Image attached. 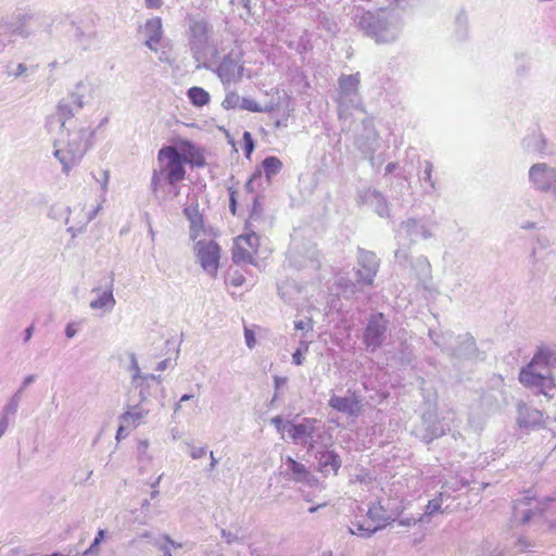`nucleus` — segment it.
Listing matches in <instances>:
<instances>
[{
    "mask_svg": "<svg viewBox=\"0 0 556 556\" xmlns=\"http://www.w3.org/2000/svg\"><path fill=\"white\" fill-rule=\"evenodd\" d=\"M554 367H556V350L541 345L530 363L520 369L518 379L523 387L536 388L542 395L552 400L556 396V378L553 375H543L539 368Z\"/></svg>",
    "mask_w": 556,
    "mask_h": 556,
    "instance_id": "nucleus-1",
    "label": "nucleus"
},
{
    "mask_svg": "<svg viewBox=\"0 0 556 556\" xmlns=\"http://www.w3.org/2000/svg\"><path fill=\"white\" fill-rule=\"evenodd\" d=\"M159 168L153 169L151 178L152 191L156 192L162 180L170 186H177L186 178V167L179 150L175 146H163L157 152Z\"/></svg>",
    "mask_w": 556,
    "mask_h": 556,
    "instance_id": "nucleus-2",
    "label": "nucleus"
},
{
    "mask_svg": "<svg viewBox=\"0 0 556 556\" xmlns=\"http://www.w3.org/2000/svg\"><path fill=\"white\" fill-rule=\"evenodd\" d=\"M193 242V251L201 267L205 273L216 276L222 257V248L214 240V235L208 230Z\"/></svg>",
    "mask_w": 556,
    "mask_h": 556,
    "instance_id": "nucleus-3",
    "label": "nucleus"
},
{
    "mask_svg": "<svg viewBox=\"0 0 556 556\" xmlns=\"http://www.w3.org/2000/svg\"><path fill=\"white\" fill-rule=\"evenodd\" d=\"M91 138L92 131L83 130L74 135L65 146L55 151V156L62 164L65 174H68L72 166L81 161L89 149Z\"/></svg>",
    "mask_w": 556,
    "mask_h": 556,
    "instance_id": "nucleus-4",
    "label": "nucleus"
},
{
    "mask_svg": "<svg viewBox=\"0 0 556 556\" xmlns=\"http://www.w3.org/2000/svg\"><path fill=\"white\" fill-rule=\"evenodd\" d=\"M261 239L254 230L236 237L232 245V262L235 264H254Z\"/></svg>",
    "mask_w": 556,
    "mask_h": 556,
    "instance_id": "nucleus-5",
    "label": "nucleus"
},
{
    "mask_svg": "<svg viewBox=\"0 0 556 556\" xmlns=\"http://www.w3.org/2000/svg\"><path fill=\"white\" fill-rule=\"evenodd\" d=\"M529 176L536 188L542 190L556 189V168L546 164L531 166Z\"/></svg>",
    "mask_w": 556,
    "mask_h": 556,
    "instance_id": "nucleus-6",
    "label": "nucleus"
},
{
    "mask_svg": "<svg viewBox=\"0 0 556 556\" xmlns=\"http://www.w3.org/2000/svg\"><path fill=\"white\" fill-rule=\"evenodd\" d=\"M283 164L279 157L275 155L266 156L263 160L262 168H256L254 173L250 176L245 184V188L249 191H254V185L264 174L267 180H270L275 175L280 173Z\"/></svg>",
    "mask_w": 556,
    "mask_h": 556,
    "instance_id": "nucleus-7",
    "label": "nucleus"
},
{
    "mask_svg": "<svg viewBox=\"0 0 556 556\" xmlns=\"http://www.w3.org/2000/svg\"><path fill=\"white\" fill-rule=\"evenodd\" d=\"M386 332V321L382 313L375 314L365 329L364 341L367 346L376 349L381 345Z\"/></svg>",
    "mask_w": 556,
    "mask_h": 556,
    "instance_id": "nucleus-8",
    "label": "nucleus"
},
{
    "mask_svg": "<svg viewBox=\"0 0 556 556\" xmlns=\"http://www.w3.org/2000/svg\"><path fill=\"white\" fill-rule=\"evenodd\" d=\"M177 149L182 155V164H188L191 167H203L206 164L205 152L203 148L194 144L189 140H182L178 143Z\"/></svg>",
    "mask_w": 556,
    "mask_h": 556,
    "instance_id": "nucleus-9",
    "label": "nucleus"
},
{
    "mask_svg": "<svg viewBox=\"0 0 556 556\" xmlns=\"http://www.w3.org/2000/svg\"><path fill=\"white\" fill-rule=\"evenodd\" d=\"M184 216L190 223V237L191 240H198L199 237L205 235L208 231L204 227L203 215L200 211L198 202H193L191 205L186 206L184 210Z\"/></svg>",
    "mask_w": 556,
    "mask_h": 556,
    "instance_id": "nucleus-10",
    "label": "nucleus"
},
{
    "mask_svg": "<svg viewBox=\"0 0 556 556\" xmlns=\"http://www.w3.org/2000/svg\"><path fill=\"white\" fill-rule=\"evenodd\" d=\"M539 502L535 497L525 496L516 500L514 503L513 518L517 523H527L534 515V509L538 508Z\"/></svg>",
    "mask_w": 556,
    "mask_h": 556,
    "instance_id": "nucleus-11",
    "label": "nucleus"
},
{
    "mask_svg": "<svg viewBox=\"0 0 556 556\" xmlns=\"http://www.w3.org/2000/svg\"><path fill=\"white\" fill-rule=\"evenodd\" d=\"M544 421L543 412L531 408L525 403L519 405L517 422L522 429H534V427L542 426Z\"/></svg>",
    "mask_w": 556,
    "mask_h": 556,
    "instance_id": "nucleus-12",
    "label": "nucleus"
},
{
    "mask_svg": "<svg viewBox=\"0 0 556 556\" xmlns=\"http://www.w3.org/2000/svg\"><path fill=\"white\" fill-rule=\"evenodd\" d=\"M143 33L146 34V45L152 51L157 50V46L163 39V22L160 17H152L143 24Z\"/></svg>",
    "mask_w": 556,
    "mask_h": 556,
    "instance_id": "nucleus-13",
    "label": "nucleus"
},
{
    "mask_svg": "<svg viewBox=\"0 0 556 556\" xmlns=\"http://www.w3.org/2000/svg\"><path fill=\"white\" fill-rule=\"evenodd\" d=\"M317 420L313 418L304 419L301 424L288 422V433L293 441H303L312 438L316 430Z\"/></svg>",
    "mask_w": 556,
    "mask_h": 556,
    "instance_id": "nucleus-14",
    "label": "nucleus"
},
{
    "mask_svg": "<svg viewBox=\"0 0 556 556\" xmlns=\"http://www.w3.org/2000/svg\"><path fill=\"white\" fill-rule=\"evenodd\" d=\"M341 467L340 456L333 451H325L318 457V470L323 475L332 473L337 475Z\"/></svg>",
    "mask_w": 556,
    "mask_h": 556,
    "instance_id": "nucleus-15",
    "label": "nucleus"
},
{
    "mask_svg": "<svg viewBox=\"0 0 556 556\" xmlns=\"http://www.w3.org/2000/svg\"><path fill=\"white\" fill-rule=\"evenodd\" d=\"M329 406L338 412L350 415H357L361 413L362 407L357 399L332 396L329 400Z\"/></svg>",
    "mask_w": 556,
    "mask_h": 556,
    "instance_id": "nucleus-16",
    "label": "nucleus"
},
{
    "mask_svg": "<svg viewBox=\"0 0 556 556\" xmlns=\"http://www.w3.org/2000/svg\"><path fill=\"white\" fill-rule=\"evenodd\" d=\"M368 520L377 526V531L383 529L389 523L384 507L380 502H375L367 510Z\"/></svg>",
    "mask_w": 556,
    "mask_h": 556,
    "instance_id": "nucleus-17",
    "label": "nucleus"
},
{
    "mask_svg": "<svg viewBox=\"0 0 556 556\" xmlns=\"http://www.w3.org/2000/svg\"><path fill=\"white\" fill-rule=\"evenodd\" d=\"M187 94L192 105L197 108L207 105L211 100L210 94L202 87H191L188 89Z\"/></svg>",
    "mask_w": 556,
    "mask_h": 556,
    "instance_id": "nucleus-18",
    "label": "nucleus"
},
{
    "mask_svg": "<svg viewBox=\"0 0 556 556\" xmlns=\"http://www.w3.org/2000/svg\"><path fill=\"white\" fill-rule=\"evenodd\" d=\"M386 30H388V23L378 18L374 22V24L369 23L367 31L370 36H372V38L375 39L376 42L381 43V42L390 41L391 39L394 38V37H391V38L384 37L383 31H386Z\"/></svg>",
    "mask_w": 556,
    "mask_h": 556,
    "instance_id": "nucleus-19",
    "label": "nucleus"
},
{
    "mask_svg": "<svg viewBox=\"0 0 556 556\" xmlns=\"http://www.w3.org/2000/svg\"><path fill=\"white\" fill-rule=\"evenodd\" d=\"M263 218H264L263 205H262L261 201L257 198H255L250 216L245 220L244 229L245 230H254L255 223L262 220Z\"/></svg>",
    "mask_w": 556,
    "mask_h": 556,
    "instance_id": "nucleus-20",
    "label": "nucleus"
},
{
    "mask_svg": "<svg viewBox=\"0 0 556 556\" xmlns=\"http://www.w3.org/2000/svg\"><path fill=\"white\" fill-rule=\"evenodd\" d=\"M115 303L114 295L111 290L102 291V293L94 300H91L90 306L92 309L113 308Z\"/></svg>",
    "mask_w": 556,
    "mask_h": 556,
    "instance_id": "nucleus-21",
    "label": "nucleus"
},
{
    "mask_svg": "<svg viewBox=\"0 0 556 556\" xmlns=\"http://www.w3.org/2000/svg\"><path fill=\"white\" fill-rule=\"evenodd\" d=\"M350 532L355 535L368 538L377 532V526L371 523L368 518L364 521H356Z\"/></svg>",
    "mask_w": 556,
    "mask_h": 556,
    "instance_id": "nucleus-22",
    "label": "nucleus"
},
{
    "mask_svg": "<svg viewBox=\"0 0 556 556\" xmlns=\"http://www.w3.org/2000/svg\"><path fill=\"white\" fill-rule=\"evenodd\" d=\"M361 84V75L359 73H355L352 75H342L339 78V86L341 87L343 92H355L357 91Z\"/></svg>",
    "mask_w": 556,
    "mask_h": 556,
    "instance_id": "nucleus-23",
    "label": "nucleus"
},
{
    "mask_svg": "<svg viewBox=\"0 0 556 556\" xmlns=\"http://www.w3.org/2000/svg\"><path fill=\"white\" fill-rule=\"evenodd\" d=\"M377 266L371 263L368 266L357 269V282L364 286H371L374 283Z\"/></svg>",
    "mask_w": 556,
    "mask_h": 556,
    "instance_id": "nucleus-24",
    "label": "nucleus"
},
{
    "mask_svg": "<svg viewBox=\"0 0 556 556\" xmlns=\"http://www.w3.org/2000/svg\"><path fill=\"white\" fill-rule=\"evenodd\" d=\"M73 106L70 102L61 101L56 108L54 118L61 123V127H64L66 121L73 118Z\"/></svg>",
    "mask_w": 556,
    "mask_h": 556,
    "instance_id": "nucleus-25",
    "label": "nucleus"
},
{
    "mask_svg": "<svg viewBox=\"0 0 556 556\" xmlns=\"http://www.w3.org/2000/svg\"><path fill=\"white\" fill-rule=\"evenodd\" d=\"M146 414L147 412H144L143 409L134 407L132 409L124 413L122 417V422L126 424V426L136 427L140 424L142 419H144Z\"/></svg>",
    "mask_w": 556,
    "mask_h": 556,
    "instance_id": "nucleus-26",
    "label": "nucleus"
},
{
    "mask_svg": "<svg viewBox=\"0 0 556 556\" xmlns=\"http://www.w3.org/2000/svg\"><path fill=\"white\" fill-rule=\"evenodd\" d=\"M287 465L293 473L294 480L296 481H303L309 476L306 466L295 462L293 457L287 458Z\"/></svg>",
    "mask_w": 556,
    "mask_h": 556,
    "instance_id": "nucleus-27",
    "label": "nucleus"
},
{
    "mask_svg": "<svg viewBox=\"0 0 556 556\" xmlns=\"http://www.w3.org/2000/svg\"><path fill=\"white\" fill-rule=\"evenodd\" d=\"M442 503H443L442 493H440L438 495V497L428 501V503L426 504V508H425L424 515L430 516V515H433L435 513L442 511Z\"/></svg>",
    "mask_w": 556,
    "mask_h": 556,
    "instance_id": "nucleus-28",
    "label": "nucleus"
},
{
    "mask_svg": "<svg viewBox=\"0 0 556 556\" xmlns=\"http://www.w3.org/2000/svg\"><path fill=\"white\" fill-rule=\"evenodd\" d=\"M255 150V141L250 131L243 132V152L245 157L250 159Z\"/></svg>",
    "mask_w": 556,
    "mask_h": 556,
    "instance_id": "nucleus-29",
    "label": "nucleus"
},
{
    "mask_svg": "<svg viewBox=\"0 0 556 556\" xmlns=\"http://www.w3.org/2000/svg\"><path fill=\"white\" fill-rule=\"evenodd\" d=\"M243 332H244V339H245V343L249 348H254L255 345V332L249 328H247V326H244V329H243Z\"/></svg>",
    "mask_w": 556,
    "mask_h": 556,
    "instance_id": "nucleus-30",
    "label": "nucleus"
},
{
    "mask_svg": "<svg viewBox=\"0 0 556 556\" xmlns=\"http://www.w3.org/2000/svg\"><path fill=\"white\" fill-rule=\"evenodd\" d=\"M244 283V277L242 274H239V273H235L231 277H230V285L232 287H241L243 286Z\"/></svg>",
    "mask_w": 556,
    "mask_h": 556,
    "instance_id": "nucleus-31",
    "label": "nucleus"
},
{
    "mask_svg": "<svg viewBox=\"0 0 556 556\" xmlns=\"http://www.w3.org/2000/svg\"><path fill=\"white\" fill-rule=\"evenodd\" d=\"M307 351V345H304V350H296L293 354V364L294 365H302L304 362V355L303 353Z\"/></svg>",
    "mask_w": 556,
    "mask_h": 556,
    "instance_id": "nucleus-32",
    "label": "nucleus"
},
{
    "mask_svg": "<svg viewBox=\"0 0 556 556\" xmlns=\"http://www.w3.org/2000/svg\"><path fill=\"white\" fill-rule=\"evenodd\" d=\"M271 422L275 425L279 432L283 431L285 429L288 430V422L283 424V419L281 417H274Z\"/></svg>",
    "mask_w": 556,
    "mask_h": 556,
    "instance_id": "nucleus-33",
    "label": "nucleus"
},
{
    "mask_svg": "<svg viewBox=\"0 0 556 556\" xmlns=\"http://www.w3.org/2000/svg\"><path fill=\"white\" fill-rule=\"evenodd\" d=\"M230 211L232 214L237 213V199H236V191L230 190Z\"/></svg>",
    "mask_w": 556,
    "mask_h": 556,
    "instance_id": "nucleus-34",
    "label": "nucleus"
},
{
    "mask_svg": "<svg viewBox=\"0 0 556 556\" xmlns=\"http://www.w3.org/2000/svg\"><path fill=\"white\" fill-rule=\"evenodd\" d=\"M146 7L149 9H160L162 7V0H144Z\"/></svg>",
    "mask_w": 556,
    "mask_h": 556,
    "instance_id": "nucleus-35",
    "label": "nucleus"
},
{
    "mask_svg": "<svg viewBox=\"0 0 556 556\" xmlns=\"http://www.w3.org/2000/svg\"><path fill=\"white\" fill-rule=\"evenodd\" d=\"M65 333L68 338H72L76 333L74 324H68L66 326Z\"/></svg>",
    "mask_w": 556,
    "mask_h": 556,
    "instance_id": "nucleus-36",
    "label": "nucleus"
},
{
    "mask_svg": "<svg viewBox=\"0 0 556 556\" xmlns=\"http://www.w3.org/2000/svg\"><path fill=\"white\" fill-rule=\"evenodd\" d=\"M103 536H104V531L103 530H100L93 541V543L91 544V547L98 545L101 543V541L103 540Z\"/></svg>",
    "mask_w": 556,
    "mask_h": 556,
    "instance_id": "nucleus-37",
    "label": "nucleus"
},
{
    "mask_svg": "<svg viewBox=\"0 0 556 556\" xmlns=\"http://www.w3.org/2000/svg\"><path fill=\"white\" fill-rule=\"evenodd\" d=\"M125 425H126V424L122 422V425L119 426V428H118V430H117V432H116V440H117V441H121V440H122V438L125 435V434H124Z\"/></svg>",
    "mask_w": 556,
    "mask_h": 556,
    "instance_id": "nucleus-38",
    "label": "nucleus"
},
{
    "mask_svg": "<svg viewBox=\"0 0 556 556\" xmlns=\"http://www.w3.org/2000/svg\"><path fill=\"white\" fill-rule=\"evenodd\" d=\"M26 72V66L24 64L17 65V72L14 73V76H20Z\"/></svg>",
    "mask_w": 556,
    "mask_h": 556,
    "instance_id": "nucleus-39",
    "label": "nucleus"
},
{
    "mask_svg": "<svg viewBox=\"0 0 556 556\" xmlns=\"http://www.w3.org/2000/svg\"><path fill=\"white\" fill-rule=\"evenodd\" d=\"M33 331H34V326H33V325H30V326L26 329L25 341H29V340H30Z\"/></svg>",
    "mask_w": 556,
    "mask_h": 556,
    "instance_id": "nucleus-40",
    "label": "nucleus"
},
{
    "mask_svg": "<svg viewBox=\"0 0 556 556\" xmlns=\"http://www.w3.org/2000/svg\"><path fill=\"white\" fill-rule=\"evenodd\" d=\"M326 503H323V504H318L316 507H311L308 509L309 513H314L316 511L318 508H321V507H325Z\"/></svg>",
    "mask_w": 556,
    "mask_h": 556,
    "instance_id": "nucleus-41",
    "label": "nucleus"
},
{
    "mask_svg": "<svg viewBox=\"0 0 556 556\" xmlns=\"http://www.w3.org/2000/svg\"><path fill=\"white\" fill-rule=\"evenodd\" d=\"M219 72H220V75L225 78V63H223L220 65Z\"/></svg>",
    "mask_w": 556,
    "mask_h": 556,
    "instance_id": "nucleus-42",
    "label": "nucleus"
},
{
    "mask_svg": "<svg viewBox=\"0 0 556 556\" xmlns=\"http://www.w3.org/2000/svg\"><path fill=\"white\" fill-rule=\"evenodd\" d=\"M192 396L191 395H182L180 401L184 402V401H188L190 400Z\"/></svg>",
    "mask_w": 556,
    "mask_h": 556,
    "instance_id": "nucleus-43",
    "label": "nucleus"
},
{
    "mask_svg": "<svg viewBox=\"0 0 556 556\" xmlns=\"http://www.w3.org/2000/svg\"><path fill=\"white\" fill-rule=\"evenodd\" d=\"M295 328H296V329H303V323H302V321L296 323V324H295Z\"/></svg>",
    "mask_w": 556,
    "mask_h": 556,
    "instance_id": "nucleus-44",
    "label": "nucleus"
},
{
    "mask_svg": "<svg viewBox=\"0 0 556 556\" xmlns=\"http://www.w3.org/2000/svg\"><path fill=\"white\" fill-rule=\"evenodd\" d=\"M251 111H261L257 106H247Z\"/></svg>",
    "mask_w": 556,
    "mask_h": 556,
    "instance_id": "nucleus-45",
    "label": "nucleus"
},
{
    "mask_svg": "<svg viewBox=\"0 0 556 556\" xmlns=\"http://www.w3.org/2000/svg\"><path fill=\"white\" fill-rule=\"evenodd\" d=\"M5 429V425H2L1 428H0V435L2 434V432L4 431Z\"/></svg>",
    "mask_w": 556,
    "mask_h": 556,
    "instance_id": "nucleus-46",
    "label": "nucleus"
},
{
    "mask_svg": "<svg viewBox=\"0 0 556 556\" xmlns=\"http://www.w3.org/2000/svg\"><path fill=\"white\" fill-rule=\"evenodd\" d=\"M212 458H213L212 459V466H214L215 465V460H214V455L213 454H212Z\"/></svg>",
    "mask_w": 556,
    "mask_h": 556,
    "instance_id": "nucleus-47",
    "label": "nucleus"
},
{
    "mask_svg": "<svg viewBox=\"0 0 556 556\" xmlns=\"http://www.w3.org/2000/svg\"><path fill=\"white\" fill-rule=\"evenodd\" d=\"M392 1H399V0H392Z\"/></svg>",
    "mask_w": 556,
    "mask_h": 556,
    "instance_id": "nucleus-48",
    "label": "nucleus"
}]
</instances>
